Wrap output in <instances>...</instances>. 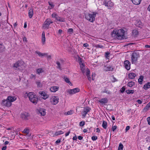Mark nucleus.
Wrapping results in <instances>:
<instances>
[{
	"instance_id": "obj_46",
	"label": "nucleus",
	"mask_w": 150,
	"mask_h": 150,
	"mask_svg": "<svg viewBox=\"0 0 150 150\" xmlns=\"http://www.w3.org/2000/svg\"><path fill=\"white\" fill-rule=\"evenodd\" d=\"M125 88L124 86L123 87L120 89V91L121 93H123L125 91Z\"/></svg>"
},
{
	"instance_id": "obj_61",
	"label": "nucleus",
	"mask_w": 150,
	"mask_h": 150,
	"mask_svg": "<svg viewBox=\"0 0 150 150\" xmlns=\"http://www.w3.org/2000/svg\"><path fill=\"white\" fill-rule=\"evenodd\" d=\"M83 138V137L81 136H79L78 137V138L79 140H81Z\"/></svg>"
},
{
	"instance_id": "obj_37",
	"label": "nucleus",
	"mask_w": 150,
	"mask_h": 150,
	"mask_svg": "<svg viewBox=\"0 0 150 150\" xmlns=\"http://www.w3.org/2000/svg\"><path fill=\"white\" fill-rule=\"evenodd\" d=\"M134 90H127L126 91V92L128 94H129L130 93H134Z\"/></svg>"
},
{
	"instance_id": "obj_16",
	"label": "nucleus",
	"mask_w": 150,
	"mask_h": 150,
	"mask_svg": "<svg viewBox=\"0 0 150 150\" xmlns=\"http://www.w3.org/2000/svg\"><path fill=\"white\" fill-rule=\"evenodd\" d=\"M7 99L10 103H12V102L16 100V98L15 96H8L7 98Z\"/></svg>"
},
{
	"instance_id": "obj_18",
	"label": "nucleus",
	"mask_w": 150,
	"mask_h": 150,
	"mask_svg": "<svg viewBox=\"0 0 150 150\" xmlns=\"http://www.w3.org/2000/svg\"><path fill=\"white\" fill-rule=\"evenodd\" d=\"M41 40L42 44L44 45L45 43L46 38L45 36V33L44 31L43 32L42 34Z\"/></svg>"
},
{
	"instance_id": "obj_35",
	"label": "nucleus",
	"mask_w": 150,
	"mask_h": 150,
	"mask_svg": "<svg viewBox=\"0 0 150 150\" xmlns=\"http://www.w3.org/2000/svg\"><path fill=\"white\" fill-rule=\"evenodd\" d=\"M93 46L95 47L96 48H103V46L100 45H94Z\"/></svg>"
},
{
	"instance_id": "obj_53",
	"label": "nucleus",
	"mask_w": 150,
	"mask_h": 150,
	"mask_svg": "<svg viewBox=\"0 0 150 150\" xmlns=\"http://www.w3.org/2000/svg\"><path fill=\"white\" fill-rule=\"evenodd\" d=\"M147 121H148V124L150 125V117H149L147 118Z\"/></svg>"
},
{
	"instance_id": "obj_44",
	"label": "nucleus",
	"mask_w": 150,
	"mask_h": 150,
	"mask_svg": "<svg viewBox=\"0 0 150 150\" xmlns=\"http://www.w3.org/2000/svg\"><path fill=\"white\" fill-rule=\"evenodd\" d=\"M49 5L51 6V8H50L51 9L53 8V7L54 6V5L52 3L49 2Z\"/></svg>"
},
{
	"instance_id": "obj_22",
	"label": "nucleus",
	"mask_w": 150,
	"mask_h": 150,
	"mask_svg": "<svg viewBox=\"0 0 150 150\" xmlns=\"http://www.w3.org/2000/svg\"><path fill=\"white\" fill-rule=\"evenodd\" d=\"M28 16L30 18L32 17L33 15V9L30 8L28 11Z\"/></svg>"
},
{
	"instance_id": "obj_30",
	"label": "nucleus",
	"mask_w": 150,
	"mask_h": 150,
	"mask_svg": "<svg viewBox=\"0 0 150 150\" xmlns=\"http://www.w3.org/2000/svg\"><path fill=\"white\" fill-rule=\"evenodd\" d=\"M143 76H140L139 78L138 79V81L139 83L141 84L142 83V81L143 79Z\"/></svg>"
},
{
	"instance_id": "obj_20",
	"label": "nucleus",
	"mask_w": 150,
	"mask_h": 150,
	"mask_svg": "<svg viewBox=\"0 0 150 150\" xmlns=\"http://www.w3.org/2000/svg\"><path fill=\"white\" fill-rule=\"evenodd\" d=\"M99 101L102 104H105L108 103V100L107 98H104L99 100Z\"/></svg>"
},
{
	"instance_id": "obj_7",
	"label": "nucleus",
	"mask_w": 150,
	"mask_h": 150,
	"mask_svg": "<svg viewBox=\"0 0 150 150\" xmlns=\"http://www.w3.org/2000/svg\"><path fill=\"white\" fill-rule=\"evenodd\" d=\"M53 23L52 21L50 18L47 19L44 22L43 28L44 29H48L50 25Z\"/></svg>"
},
{
	"instance_id": "obj_39",
	"label": "nucleus",
	"mask_w": 150,
	"mask_h": 150,
	"mask_svg": "<svg viewBox=\"0 0 150 150\" xmlns=\"http://www.w3.org/2000/svg\"><path fill=\"white\" fill-rule=\"evenodd\" d=\"M23 132L24 133L26 134H28L29 133V130L28 129H24L23 131Z\"/></svg>"
},
{
	"instance_id": "obj_64",
	"label": "nucleus",
	"mask_w": 150,
	"mask_h": 150,
	"mask_svg": "<svg viewBox=\"0 0 150 150\" xmlns=\"http://www.w3.org/2000/svg\"><path fill=\"white\" fill-rule=\"evenodd\" d=\"M23 41L26 42L27 41L26 38L25 37H24L23 38Z\"/></svg>"
},
{
	"instance_id": "obj_23",
	"label": "nucleus",
	"mask_w": 150,
	"mask_h": 150,
	"mask_svg": "<svg viewBox=\"0 0 150 150\" xmlns=\"http://www.w3.org/2000/svg\"><path fill=\"white\" fill-rule=\"evenodd\" d=\"M129 78L131 79H134L136 76V74L135 73H131L129 74Z\"/></svg>"
},
{
	"instance_id": "obj_15",
	"label": "nucleus",
	"mask_w": 150,
	"mask_h": 150,
	"mask_svg": "<svg viewBox=\"0 0 150 150\" xmlns=\"http://www.w3.org/2000/svg\"><path fill=\"white\" fill-rule=\"evenodd\" d=\"M38 113L39 115L41 116H44L46 113L45 110L44 109H40L38 110Z\"/></svg>"
},
{
	"instance_id": "obj_45",
	"label": "nucleus",
	"mask_w": 150,
	"mask_h": 150,
	"mask_svg": "<svg viewBox=\"0 0 150 150\" xmlns=\"http://www.w3.org/2000/svg\"><path fill=\"white\" fill-rule=\"evenodd\" d=\"M117 127L116 126V125H115L114 126H112V131L113 132H114L115 130L117 129Z\"/></svg>"
},
{
	"instance_id": "obj_58",
	"label": "nucleus",
	"mask_w": 150,
	"mask_h": 150,
	"mask_svg": "<svg viewBox=\"0 0 150 150\" xmlns=\"http://www.w3.org/2000/svg\"><path fill=\"white\" fill-rule=\"evenodd\" d=\"M88 45L87 43H84L83 44V47H88Z\"/></svg>"
},
{
	"instance_id": "obj_14",
	"label": "nucleus",
	"mask_w": 150,
	"mask_h": 150,
	"mask_svg": "<svg viewBox=\"0 0 150 150\" xmlns=\"http://www.w3.org/2000/svg\"><path fill=\"white\" fill-rule=\"evenodd\" d=\"M84 72H82L83 74H85L87 76L88 80L89 81H91V78L90 76V71L89 69L87 68L84 70Z\"/></svg>"
},
{
	"instance_id": "obj_5",
	"label": "nucleus",
	"mask_w": 150,
	"mask_h": 150,
	"mask_svg": "<svg viewBox=\"0 0 150 150\" xmlns=\"http://www.w3.org/2000/svg\"><path fill=\"white\" fill-rule=\"evenodd\" d=\"M140 57L139 53L137 51L133 52L132 54L131 57V59L132 63L136 62L138 59Z\"/></svg>"
},
{
	"instance_id": "obj_10",
	"label": "nucleus",
	"mask_w": 150,
	"mask_h": 150,
	"mask_svg": "<svg viewBox=\"0 0 150 150\" xmlns=\"http://www.w3.org/2000/svg\"><path fill=\"white\" fill-rule=\"evenodd\" d=\"M91 110V108L88 107H86L83 108L82 112H81V114L83 117H85L87 113L88 112Z\"/></svg>"
},
{
	"instance_id": "obj_32",
	"label": "nucleus",
	"mask_w": 150,
	"mask_h": 150,
	"mask_svg": "<svg viewBox=\"0 0 150 150\" xmlns=\"http://www.w3.org/2000/svg\"><path fill=\"white\" fill-rule=\"evenodd\" d=\"M134 85V83L133 81L129 82L127 84V86L129 87H131Z\"/></svg>"
},
{
	"instance_id": "obj_51",
	"label": "nucleus",
	"mask_w": 150,
	"mask_h": 150,
	"mask_svg": "<svg viewBox=\"0 0 150 150\" xmlns=\"http://www.w3.org/2000/svg\"><path fill=\"white\" fill-rule=\"evenodd\" d=\"M57 14L55 13H53L52 15V17L53 18H55L57 16Z\"/></svg>"
},
{
	"instance_id": "obj_21",
	"label": "nucleus",
	"mask_w": 150,
	"mask_h": 150,
	"mask_svg": "<svg viewBox=\"0 0 150 150\" xmlns=\"http://www.w3.org/2000/svg\"><path fill=\"white\" fill-rule=\"evenodd\" d=\"M35 53L38 54V55L40 57H42L43 56H47V53H42L39 51H37L35 52Z\"/></svg>"
},
{
	"instance_id": "obj_59",
	"label": "nucleus",
	"mask_w": 150,
	"mask_h": 150,
	"mask_svg": "<svg viewBox=\"0 0 150 150\" xmlns=\"http://www.w3.org/2000/svg\"><path fill=\"white\" fill-rule=\"evenodd\" d=\"M70 133V131H69L68 132H67L65 134V136L66 137L67 136L69 135V133Z\"/></svg>"
},
{
	"instance_id": "obj_2",
	"label": "nucleus",
	"mask_w": 150,
	"mask_h": 150,
	"mask_svg": "<svg viewBox=\"0 0 150 150\" xmlns=\"http://www.w3.org/2000/svg\"><path fill=\"white\" fill-rule=\"evenodd\" d=\"M113 33L116 35V37L119 39H121L124 38L125 31L120 29L118 30H115L113 31Z\"/></svg>"
},
{
	"instance_id": "obj_62",
	"label": "nucleus",
	"mask_w": 150,
	"mask_h": 150,
	"mask_svg": "<svg viewBox=\"0 0 150 150\" xmlns=\"http://www.w3.org/2000/svg\"><path fill=\"white\" fill-rule=\"evenodd\" d=\"M77 137L76 136H75L73 137V139L74 140H76L77 139Z\"/></svg>"
},
{
	"instance_id": "obj_11",
	"label": "nucleus",
	"mask_w": 150,
	"mask_h": 150,
	"mask_svg": "<svg viewBox=\"0 0 150 150\" xmlns=\"http://www.w3.org/2000/svg\"><path fill=\"white\" fill-rule=\"evenodd\" d=\"M1 104L2 106L9 107L11 106L12 103H10L6 99L2 100Z\"/></svg>"
},
{
	"instance_id": "obj_36",
	"label": "nucleus",
	"mask_w": 150,
	"mask_h": 150,
	"mask_svg": "<svg viewBox=\"0 0 150 150\" xmlns=\"http://www.w3.org/2000/svg\"><path fill=\"white\" fill-rule=\"evenodd\" d=\"M132 34L134 36H135L138 34V31L136 30H134L132 31Z\"/></svg>"
},
{
	"instance_id": "obj_54",
	"label": "nucleus",
	"mask_w": 150,
	"mask_h": 150,
	"mask_svg": "<svg viewBox=\"0 0 150 150\" xmlns=\"http://www.w3.org/2000/svg\"><path fill=\"white\" fill-rule=\"evenodd\" d=\"M61 142V139H58L55 142V143L56 144H58L60 143Z\"/></svg>"
},
{
	"instance_id": "obj_25",
	"label": "nucleus",
	"mask_w": 150,
	"mask_h": 150,
	"mask_svg": "<svg viewBox=\"0 0 150 150\" xmlns=\"http://www.w3.org/2000/svg\"><path fill=\"white\" fill-rule=\"evenodd\" d=\"M142 0H132V3L136 5H139L141 2Z\"/></svg>"
},
{
	"instance_id": "obj_38",
	"label": "nucleus",
	"mask_w": 150,
	"mask_h": 150,
	"mask_svg": "<svg viewBox=\"0 0 150 150\" xmlns=\"http://www.w3.org/2000/svg\"><path fill=\"white\" fill-rule=\"evenodd\" d=\"M36 83L37 85V86L39 88H40L42 86V84L40 81H38L36 82Z\"/></svg>"
},
{
	"instance_id": "obj_19",
	"label": "nucleus",
	"mask_w": 150,
	"mask_h": 150,
	"mask_svg": "<svg viewBox=\"0 0 150 150\" xmlns=\"http://www.w3.org/2000/svg\"><path fill=\"white\" fill-rule=\"evenodd\" d=\"M59 88V87L58 86H52L50 88V90L52 92H55L57 91L58 90Z\"/></svg>"
},
{
	"instance_id": "obj_63",
	"label": "nucleus",
	"mask_w": 150,
	"mask_h": 150,
	"mask_svg": "<svg viewBox=\"0 0 150 150\" xmlns=\"http://www.w3.org/2000/svg\"><path fill=\"white\" fill-rule=\"evenodd\" d=\"M6 148V146L3 147L1 149L2 150H5Z\"/></svg>"
},
{
	"instance_id": "obj_40",
	"label": "nucleus",
	"mask_w": 150,
	"mask_h": 150,
	"mask_svg": "<svg viewBox=\"0 0 150 150\" xmlns=\"http://www.w3.org/2000/svg\"><path fill=\"white\" fill-rule=\"evenodd\" d=\"M85 122L83 121L79 123V126H83L85 125Z\"/></svg>"
},
{
	"instance_id": "obj_29",
	"label": "nucleus",
	"mask_w": 150,
	"mask_h": 150,
	"mask_svg": "<svg viewBox=\"0 0 150 150\" xmlns=\"http://www.w3.org/2000/svg\"><path fill=\"white\" fill-rule=\"evenodd\" d=\"M43 70L42 68H38L36 69L37 74H40V73L43 72Z\"/></svg>"
},
{
	"instance_id": "obj_42",
	"label": "nucleus",
	"mask_w": 150,
	"mask_h": 150,
	"mask_svg": "<svg viewBox=\"0 0 150 150\" xmlns=\"http://www.w3.org/2000/svg\"><path fill=\"white\" fill-rule=\"evenodd\" d=\"M150 107V103H149L146 106L145 108V109L148 110Z\"/></svg>"
},
{
	"instance_id": "obj_34",
	"label": "nucleus",
	"mask_w": 150,
	"mask_h": 150,
	"mask_svg": "<svg viewBox=\"0 0 150 150\" xmlns=\"http://www.w3.org/2000/svg\"><path fill=\"white\" fill-rule=\"evenodd\" d=\"M102 127L104 129H106L107 127V123L106 122L103 121L102 124Z\"/></svg>"
},
{
	"instance_id": "obj_31",
	"label": "nucleus",
	"mask_w": 150,
	"mask_h": 150,
	"mask_svg": "<svg viewBox=\"0 0 150 150\" xmlns=\"http://www.w3.org/2000/svg\"><path fill=\"white\" fill-rule=\"evenodd\" d=\"M6 130H11V132H10V133H9V132H8V134H11H11H12V136H13V133H14V130L13 129V128L12 127H10V128H8L7 129H6Z\"/></svg>"
},
{
	"instance_id": "obj_52",
	"label": "nucleus",
	"mask_w": 150,
	"mask_h": 150,
	"mask_svg": "<svg viewBox=\"0 0 150 150\" xmlns=\"http://www.w3.org/2000/svg\"><path fill=\"white\" fill-rule=\"evenodd\" d=\"M22 117L25 120H26L27 117L25 116L23 114L22 115Z\"/></svg>"
},
{
	"instance_id": "obj_55",
	"label": "nucleus",
	"mask_w": 150,
	"mask_h": 150,
	"mask_svg": "<svg viewBox=\"0 0 150 150\" xmlns=\"http://www.w3.org/2000/svg\"><path fill=\"white\" fill-rule=\"evenodd\" d=\"M30 78H31V79L35 78V75H33V74H31L30 76Z\"/></svg>"
},
{
	"instance_id": "obj_26",
	"label": "nucleus",
	"mask_w": 150,
	"mask_h": 150,
	"mask_svg": "<svg viewBox=\"0 0 150 150\" xmlns=\"http://www.w3.org/2000/svg\"><path fill=\"white\" fill-rule=\"evenodd\" d=\"M64 133L62 131H57L56 132L55 134L54 135V136H58L59 135H60L61 134H62Z\"/></svg>"
},
{
	"instance_id": "obj_60",
	"label": "nucleus",
	"mask_w": 150,
	"mask_h": 150,
	"mask_svg": "<svg viewBox=\"0 0 150 150\" xmlns=\"http://www.w3.org/2000/svg\"><path fill=\"white\" fill-rule=\"evenodd\" d=\"M137 102L139 104H140L142 103V101L139 100H138Z\"/></svg>"
},
{
	"instance_id": "obj_8",
	"label": "nucleus",
	"mask_w": 150,
	"mask_h": 150,
	"mask_svg": "<svg viewBox=\"0 0 150 150\" xmlns=\"http://www.w3.org/2000/svg\"><path fill=\"white\" fill-rule=\"evenodd\" d=\"M59 98L55 96H52L51 97L50 101L51 104L53 105L57 104L59 102Z\"/></svg>"
},
{
	"instance_id": "obj_9",
	"label": "nucleus",
	"mask_w": 150,
	"mask_h": 150,
	"mask_svg": "<svg viewBox=\"0 0 150 150\" xmlns=\"http://www.w3.org/2000/svg\"><path fill=\"white\" fill-rule=\"evenodd\" d=\"M103 4L105 6L108 7V9H111L113 5V3L110 0H105Z\"/></svg>"
},
{
	"instance_id": "obj_27",
	"label": "nucleus",
	"mask_w": 150,
	"mask_h": 150,
	"mask_svg": "<svg viewBox=\"0 0 150 150\" xmlns=\"http://www.w3.org/2000/svg\"><path fill=\"white\" fill-rule=\"evenodd\" d=\"M150 87V83L148 82L144 86V88L145 90H147Z\"/></svg>"
},
{
	"instance_id": "obj_47",
	"label": "nucleus",
	"mask_w": 150,
	"mask_h": 150,
	"mask_svg": "<svg viewBox=\"0 0 150 150\" xmlns=\"http://www.w3.org/2000/svg\"><path fill=\"white\" fill-rule=\"evenodd\" d=\"M58 21L61 22H64L65 21V20L64 18L60 17H59Z\"/></svg>"
},
{
	"instance_id": "obj_17",
	"label": "nucleus",
	"mask_w": 150,
	"mask_h": 150,
	"mask_svg": "<svg viewBox=\"0 0 150 150\" xmlns=\"http://www.w3.org/2000/svg\"><path fill=\"white\" fill-rule=\"evenodd\" d=\"M39 93L42 96V98L44 99H46L49 97V95L44 92H39Z\"/></svg>"
},
{
	"instance_id": "obj_28",
	"label": "nucleus",
	"mask_w": 150,
	"mask_h": 150,
	"mask_svg": "<svg viewBox=\"0 0 150 150\" xmlns=\"http://www.w3.org/2000/svg\"><path fill=\"white\" fill-rule=\"evenodd\" d=\"M73 110H70L67 111V112H65L64 114L66 115H71L73 114Z\"/></svg>"
},
{
	"instance_id": "obj_3",
	"label": "nucleus",
	"mask_w": 150,
	"mask_h": 150,
	"mask_svg": "<svg viewBox=\"0 0 150 150\" xmlns=\"http://www.w3.org/2000/svg\"><path fill=\"white\" fill-rule=\"evenodd\" d=\"M92 13V14L89 13H86L85 15V16L87 20L93 23L95 20V17L97 13L96 12H93Z\"/></svg>"
},
{
	"instance_id": "obj_33",
	"label": "nucleus",
	"mask_w": 150,
	"mask_h": 150,
	"mask_svg": "<svg viewBox=\"0 0 150 150\" xmlns=\"http://www.w3.org/2000/svg\"><path fill=\"white\" fill-rule=\"evenodd\" d=\"M5 47L3 44H0V52H2L4 50Z\"/></svg>"
},
{
	"instance_id": "obj_1",
	"label": "nucleus",
	"mask_w": 150,
	"mask_h": 150,
	"mask_svg": "<svg viewBox=\"0 0 150 150\" xmlns=\"http://www.w3.org/2000/svg\"><path fill=\"white\" fill-rule=\"evenodd\" d=\"M25 97H28L29 100L33 103L36 104L38 101L37 96L33 92L26 93L25 94Z\"/></svg>"
},
{
	"instance_id": "obj_6",
	"label": "nucleus",
	"mask_w": 150,
	"mask_h": 150,
	"mask_svg": "<svg viewBox=\"0 0 150 150\" xmlns=\"http://www.w3.org/2000/svg\"><path fill=\"white\" fill-rule=\"evenodd\" d=\"M78 61L81 72H84L85 71L84 70L87 68L86 67L85 64L83 63V60L79 57L78 58Z\"/></svg>"
},
{
	"instance_id": "obj_56",
	"label": "nucleus",
	"mask_w": 150,
	"mask_h": 150,
	"mask_svg": "<svg viewBox=\"0 0 150 150\" xmlns=\"http://www.w3.org/2000/svg\"><path fill=\"white\" fill-rule=\"evenodd\" d=\"M130 129V127L129 126H127L126 127L125 130L126 132H127Z\"/></svg>"
},
{
	"instance_id": "obj_24",
	"label": "nucleus",
	"mask_w": 150,
	"mask_h": 150,
	"mask_svg": "<svg viewBox=\"0 0 150 150\" xmlns=\"http://www.w3.org/2000/svg\"><path fill=\"white\" fill-rule=\"evenodd\" d=\"M65 81L68 83L70 85H72L69 79L67 77L64 76L63 78Z\"/></svg>"
},
{
	"instance_id": "obj_12",
	"label": "nucleus",
	"mask_w": 150,
	"mask_h": 150,
	"mask_svg": "<svg viewBox=\"0 0 150 150\" xmlns=\"http://www.w3.org/2000/svg\"><path fill=\"white\" fill-rule=\"evenodd\" d=\"M80 90L78 88H76L68 91V92L70 94H73L79 92Z\"/></svg>"
},
{
	"instance_id": "obj_4",
	"label": "nucleus",
	"mask_w": 150,
	"mask_h": 150,
	"mask_svg": "<svg viewBox=\"0 0 150 150\" xmlns=\"http://www.w3.org/2000/svg\"><path fill=\"white\" fill-rule=\"evenodd\" d=\"M13 67L18 70H23L25 68L24 63L22 61H18L14 64Z\"/></svg>"
},
{
	"instance_id": "obj_48",
	"label": "nucleus",
	"mask_w": 150,
	"mask_h": 150,
	"mask_svg": "<svg viewBox=\"0 0 150 150\" xmlns=\"http://www.w3.org/2000/svg\"><path fill=\"white\" fill-rule=\"evenodd\" d=\"M68 32L70 34H71L73 33V29L72 28H70L68 30Z\"/></svg>"
},
{
	"instance_id": "obj_43",
	"label": "nucleus",
	"mask_w": 150,
	"mask_h": 150,
	"mask_svg": "<svg viewBox=\"0 0 150 150\" xmlns=\"http://www.w3.org/2000/svg\"><path fill=\"white\" fill-rule=\"evenodd\" d=\"M56 64H57V67L58 68L61 69V67H60V64L59 62H56Z\"/></svg>"
},
{
	"instance_id": "obj_50",
	"label": "nucleus",
	"mask_w": 150,
	"mask_h": 150,
	"mask_svg": "<svg viewBox=\"0 0 150 150\" xmlns=\"http://www.w3.org/2000/svg\"><path fill=\"white\" fill-rule=\"evenodd\" d=\"M103 93H106L108 94H110V92L109 91H108L106 90H105L103 91Z\"/></svg>"
},
{
	"instance_id": "obj_13",
	"label": "nucleus",
	"mask_w": 150,
	"mask_h": 150,
	"mask_svg": "<svg viewBox=\"0 0 150 150\" xmlns=\"http://www.w3.org/2000/svg\"><path fill=\"white\" fill-rule=\"evenodd\" d=\"M124 66L127 70H129L130 68V63L127 60H126L124 62Z\"/></svg>"
},
{
	"instance_id": "obj_49",
	"label": "nucleus",
	"mask_w": 150,
	"mask_h": 150,
	"mask_svg": "<svg viewBox=\"0 0 150 150\" xmlns=\"http://www.w3.org/2000/svg\"><path fill=\"white\" fill-rule=\"evenodd\" d=\"M91 139L92 140L95 141L97 139V137L96 136H93L92 137Z\"/></svg>"
},
{
	"instance_id": "obj_41",
	"label": "nucleus",
	"mask_w": 150,
	"mask_h": 150,
	"mask_svg": "<svg viewBox=\"0 0 150 150\" xmlns=\"http://www.w3.org/2000/svg\"><path fill=\"white\" fill-rule=\"evenodd\" d=\"M123 148V144L121 143H120L119 145L118 149L122 150Z\"/></svg>"
},
{
	"instance_id": "obj_57",
	"label": "nucleus",
	"mask_w": 150,
	"mask_h": 150,
	"mask_svg": "<svg viewBox=\"0 0 150 150\" xmlns=\"http://www.w3.org/2000/svg\"><path fill=\"white\" fill-rule=\"evenodd\" d=\"M117 79L115 78V77H112V81L113 82H115L116 81H117Z\"/></svg>"
}]
</instances>
